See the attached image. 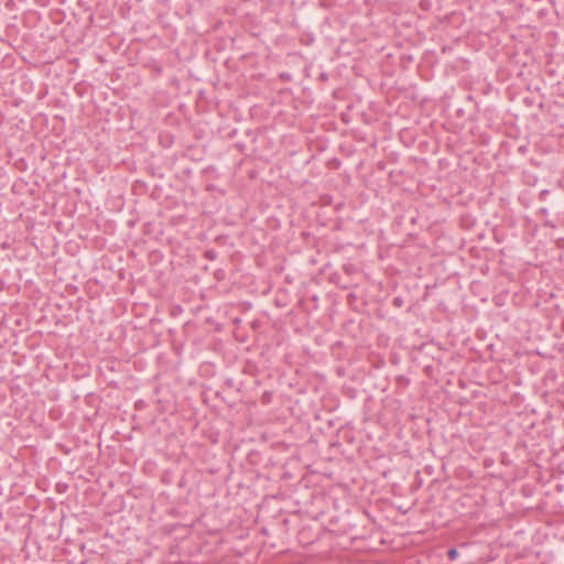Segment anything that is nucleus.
<instances>
[{
    "label": "nucleus",
    "mask_w": 564,
    "mask_h": 564,
    "mask_svg": "<svg viewBox=\"0 0 564 564\" xmlns=\"http://www.w3.org/2000/svg\"><path fill=\"white\" fill-rule=\"evenodd\" d=\"M458 556V551L456 549H449L447 551V557L451 560V561H454L456 560Z\"/></svg>",
    "instance_id": "1"
},
{
    "label": "nucleus",
    "mask_w": 564,
    "mask_h": 564,
    "mask_svg": "<svg viewBox=\"0 0 564 564\" xmlns=\"http://www.w3.org/2000/svg\"><path fill=\"white\" fill-rule=\"evenodd\" d=\"M205 254H206V258H208L210 260H213L215 258L214 251H212V250L206 251Z\"/></svg>",
    "instance_id": "2"
}]
</instances>
